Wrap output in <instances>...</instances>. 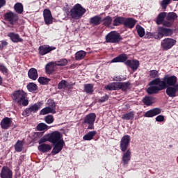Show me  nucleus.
<instances>
[{"instance_id":"nucleus-1","label":"nucleus","mask_w":178,"mask_h":178,"mask_svg":"<svg viewBox=\"0 0 178 178\" xmlns=\"http://www.w3.org/2000/svg\"><path fill=\"white\" fill-rule=\"evenodd\" d=\"M49 141L54 145L51 152L53 155L59 154L61 149H63V145H65V141L63 140V138H62V134H60L59 131H54L51 133L49 136Z\"/></svg>"},{"instance_id":"nucleus-2","label":"nucleus","mask_w":178,"mask_h":178,"mask_svg":"<svg viewBox=\"0 0 178 178\" xmlns=\"http://www.w3.org/2000/svg\"><path fill=\"white\" fill-rule=\"evenodd\" d=\"M13 102L19 106H27L29 105V99H27V94L23 90H15L12 95Z\"/></svg>"},{"instance_id":"nucleus-3","label":"nucleus","mask_w":178,"mask_h":178,"mask_svg":"<svg viewBox=\"0 0 178 178\" xmlns=\"http://www.w3.org/2000/svg\"><path fill=\"white\" fill-rule=\"evenodd\" d=\"M86 12H87V10L81 6V4L76 3L70 10V16L72 19L79 20L83 17Z\"/></svg>"},{"instance_id":"nucleus-4","label":"nucleus","mask_w":178,"mask_h":178,"mask_svg":"<svg viewBox=\"0 0 178 178\" xmlns=\"http://www.w3.org/2000/svg\"><path fill=\"white\" fill-rule=\"evenodd\" d=\"M157 31V33H154L155 40H161V38H163V37H169V35L173 34L172 29L162 26L159 27Z\"/></svg>"},{"instance_id":"nucleus-5","label":"nucleus","mask_w":178,"mask_h":178,"mask_svg":"<svg viewBox=\"0 0 178 178\" xmlns=\"http://www.w3.org/2000/svg\"><path fill=\"white\" fill-rule=\"evenodd\" d=\"M122 40L120 34L116 31H111L106 35V42H111V44H118Z\"/></svg>"},{"instance_id":"nucleus-6","label":"nucleus","mask_w":178,"mask_h":178,"mask_svg":"<svg viewBox=\"0 0 178 178\" xmlns=\"http://www.w3.org/2000/svg\"><path fill=\"white\" fill-rule=\"evenodd\" d=\"M176 40L172 38H165L161 42V48L163 51H169L176 45Z\"/></svg>"},{"instance_id":"nucleus-7","label":"nucleus","mask_w":178,"mask_h":178,"mask_svg":"<svg viewBox=\"0 0 178 178\" xmlns=\"http://www.w3.org/2000/svg\"><path fill=\"white\" fill-rule=\"evenodd\" d=\"M95 119H97V115L94 113H90L84 118L83 123L88 124V130H94V122H95Z\"/></svg>"},{"instance_id":"nucleus-8","label":"nucleus","mask_w":178,"mask_h":178,"mask_svg":"<svg viewBox=\"0 0 178 178\" xmlns=\"http://www.w3.org/2000/svg\"><path fill=\"white\" fill-rule=\"evenodd\" d=\"M41 106H42V103L41 102H38L36 104H32L25 109V113L27 116H30L31 113H37L40 109H41Z\"/></svg>"},{"instance_id":"nucleus-9","label":"nucleus","mask_w":178,"mask_h":178,"mask_svg":"<svg viewBox=\"0 0 178 178\" xmlns=\"http://www.w3.org/2000/svg\"><path fill=\"white\" fill-rule=\"evenodd\" d=\"M130 141L131 138L129 135H125L121 138L120 148L122 152H126V151H127V148H129L130 145Z\"/></svg>"},{"instance_id":"nucleus-10","label":"nucleus","mask_w":178,"mask_h":178,"mask_svg":"<svg viewBox=\"0 0 178 178\" xmlns=\"http://www.w3.org/2000/svg\"><path fill=\"white\" fill-rule=\"evenodd\" d=\"M4 19L6 22H9L10 24L13 25L19 20V16L16 13L9 11L4 14Z\"/></svg>"},{"instance_id":"nucleus-11","label":"nucleus","mask_w":178,"mask_h":178,"mask_svg":"<svg viewBox=\"0 0 178 178\" xmlns=\"http://www.w3.org/2000/svg\"><path fill=\"white\" fill-rule=\"evenodd\" d=\"M149 86H156L159 91H162V90H165L166 88V83L165 82V78H163V81H161V79L156 78L152 81Z\"/></svg>"},{"instance_id":"nucleus-12","label":"nucleus","mask_w":178,"mask_h":178,"mask_svg":"<svg viewBox=\"0 0 178 178\" xmlns=\"http://www.w3.org/2000/svg\"><path fill=\"white\" fill-rule=\"evenodd\" d=\"M43 17L45 24L49 26L54 23V17H52V13L49 9H44L43 11Z\"/></svg>"},{"instance_id":"nucleus-13","label":"nucleus","mask_w":178,"mask_h":178,"mask_svg":"<svg viewBox=\"0 0 178 178\" xmlns=\"http://www.w3.org/2000/svg\"><path fill=\"white\" fill-rule=\"evenodd\" d=\"M165 17H166V13H161L156 18V24H158V26H159V24H163V26H165L166 27H170L172 23L168 21L163 22Z\"/></svg>"},{"instance_id":"nucleus-14","label":"nucleus","mask_w":178,"mask_h":178,"mask_svg":"<svg viewBox=\"0 0 178 178\" xmlns=\"http://www.w3.org/2000/svg\"><path fill=\"white\" fill-rule=\"evenodd\" d=\"M164 81L165 82V87H175L177 83V77L175 75L173 76H165L164 77Z\"/></svg>"},{"instance_id":"nucleus-15","label":"nucleus","mask_w":178,"mask_h":178,"mask_svg":"<svg viewBox=\"0 0 178 178\" xmlns=\"http://www.w3.org/2000/svg\"><path fill=\"white\" fill-rule=\"evenodd\" d=\"M55 49H56V47L54 46L42 45L39 47V54L42 56H44V55L49 54V52H51V51H55Z\"/></svg>"},{"instance_id":"nucleus-16","label":"nucleus","mask_w":178,"mask_h":178,"mask_svg":"<svg viewBox=\"0 0 178 178\" xmlns=\"http://www.w3.org/2000/svg\"><path fill=\"white\" fill-rule=\"evenodd\" d=\"M1 178H13V172L12 170L8 167H3L0 173Z\"/></svg>"},{"instance_id":"nucleus-17","label":"nucleus","mask_w":178,"mask_h":178,"mask_svg":"<svg viewBox=\"0 0 178 178\" xmlns=\"http://www.w3.org/2000/svg\"><path fill=\"white\" fill-rule=\"evenodd\" d=\"M162 112V109L159 108H155L151 110H149L144 114L145 118H154V116H156L157 115L161 114Z\"/></svg>"},{"instance_id":"nucleus-18","label":"nucleus","mask_w":178,"mask_h":178,"mask_svg":"<svg viewBox=\"0 0 178 178\" xmlns=\"http://www.w3.org/2000/svg\"><path fill=\"white\" fill-rule=\"evenodd\" d=\"M125 65L129 66V67H131L134 72H136V70H137L140 66V62L137 60H127L125 62Z\"/></svg>"},{"instance_id":"nucleus-19","label":"nucleus","mask_w":178,"mask_h":178,"mask_svg":"<svg viewBox=\"0 0 178 178\" xmlns=\"http://www.w3.org/2000/svg\"><path fill=\"white\" fill-rule=\"evenodd\" d=\"M122 159L124 166L129 165V162H130V160L131 159V152L129 149L124 152Z\"/></svg>"},{"instance_id":"nucleus-20","label":"nucleus","mask_w":178,"mask_h":178,"mask_svg":"<svg viewBox=\"0 0 178 178\" xmlns=\"http://www.w3.org/2000/svg\"><path fill=\"white\" fill-rule=\"evenodd\" d=\"M56 67L57 65L56 62H50L47 63L45 66L46 73H47V74H52V73L56 70Z\"/></svg>"},{"instance_id":"nucleus-21","label":"nucleus","mask_w":178,"mask_h":178,"mask_svg":"<svg viewBox=\"0 0 178 178\" xmlns=\"http://www.w3.org/2000/svg\"><path fill=\"white\" fill-rule=\"evenodd\" d=\"M137 21L133 18H124V26L128 29H133L136 26Z\"/></svg>"},{"instance_id":"nucleus-22","label":"nucleus","mask_w":178,"mask_h":178,"mask_svg":"<svg viewBox=\"0 0 178 178\" xmlns=\"http://www.w3.org/2000/svg\"><path fill=\"white\" fill-rule=\"evenodd\" d=\"M8 37L13 42H23V39L16 33L10 32L8 33Z\"/></svg>"},{"instance_id":"nucleus-23","label":"nucleus","mask_w":178,"mask_h":178,"mask_svg":"<svg viewBox=\"0 0 178 178\" xmlns=\"http://www.w3.org/2000/svg\"><path fill=\"white\" fill-rule=\"evenodd\" d=\"M1 129H4L5 130H6L7 129H9V127H10V124H12V118H9L8 117L4 118L1 123Z\"/></svg>"},{"instance_id":"nucleus-24","label":"nucleus","mask_w":178,"mask_h":178,"mask_svg":"<svg viewBox=\"0 0 178 178\" xmlns=\"http://www.w3.org/2000/svg\"><path fill=\"white\" fill-rule=\"evenodd\" d=\"M28 76L31 80H36L38 79V71L35 68H31L28 72Z\"/></svg>"},{"instance_id":"nucleus-25","label":"nucleus","mask_w":178,"mask_h":178,"mask_svg":"<svg viewBox=\"0 0 178 178\" xmlns=\"http://www.w3.org/2000/svg\"><path fill=\"white\" fill-rule=\"evenodd\" d=\"M176 92H177L176 86L167 87L166 94L167 95H168V97H170L171 98H175V97H177Z\"/></svg>"},{"instance_id":"nucleus-26","label":"nucleus","mask_w":178,"mask_h":178,"mask_svg":"<svg viewBox=\"0 0 178 178\" xmlns=\"http://www.w3.org/2000/svg\"><path fill=\"white\" fill-rule=\"evenodd\" d=\"M104 88L105 90H108V91H116V90H119V83H110L108 85L106 86Z\"/></svg>"},{"instance_id":"nucleus-27","label":"nucleus","mask_w":178,"mask_h":178,"mask_svg":"<svg viewBox=\"0 0 178 178\" xmlns=\"http://www.w3.org/2000/svg\"><path fill=\"white\" fill-rule=\"evenodd\" d=\"M126 60H127V56L126 54H120L111 60V63H123L126 62Z\"/></svg>"},{"instance_id":"nucleus-28","label":"nucleus","mask_w":178,"mask_h":178,"mask_svg":"<svg viewBox=\"0 0 178 178\" xmlns=\"http://www.w3.org/2000/svg\"><path fill=\"white\" fill-rule=\"evenodd\" d=\"M143 104H145V105H147V106H151L152 104H155L156 100L155 99V97L146 96L143 99Z\"/></svg>"},{"instance_id":"nucleus-29","label":"nucleus","mask_w":178,"mask_h":178,"mask_svg":"<svg viewBox=\"0 0 178 178\" xmlns=\"http://www.w3.org/2000/svg\"><path fill=\"white\" fill-rule=\"evenodd\" d=\"M95 136H97V131H92L83 136V138L85 141H91Z\"/></svg>"},{"instance_id":"nucleus-30","label":"nucleus","mask_w":178,"mask_h":178,"mask_svg":"<svg viewBox=\"0 0 178 178\" xmlns=\"http://www.w3.org/2000/svg\"><path fill=\"white\" fill-rule=\"evenodd\" d=\"M83 91L89 95H92V92H94V85L91 83L85 84L83 86Z\"/></svg>"},{"instance_id":"nucleus-31","label":"nucleus","mask_w":178,"mask_h":178,"mask_svg":"<svg viewBox=\"0 0 178 178\" xmlns=\"http://www.w3.org/2000/svg\"><path fill=\"white\" fill-rule=\"evenodd\" d=\"M38 149L41 152H48V151L52 149V146H51V145L43 143L38 146Z\"/></svg>"},{"instance_id":"nucleus-32","label":"nucleus","mask_w":178,"mask_h":178,"mask_svg":"<svg viewBox=\"0 0 178 178\" xmlns=\"http://www.w3.org/2000/svg\"><path fill=\"white\" fill-rule=\"evenodd\" d=\"M86 55H87V52L83 50H80L75 54V60H82L86 58Z\"/></svg>"},{"instance_id":"nucleus-33","label":"nucleus","mask_w":178,"mask_h":178,"mask_svg":"<svg viewBox=\"0 0 178 178\" xmlns=\"http://www.w3.org/2000/svg\"><path fill=\"white\" fill-rule=\"evenodd\" d=\"M102 18L99 16H95L90 18V23L93 26H98L101 24Z\"/></svg>"},{"instance_id":"nucleus-34","label":"nucleus","mask_w":178,"mask_h":178,"mask_svg":"<svg viewBox=\"0 0 178 178\" xmlns=\"http://www.w3.org/2000/svg\"><path fill=\"white\" fill-rule=\"evenodd\" d=\"M14 9L16 13L22 15L24 10L23 4L22 3H16L14 6Z\"/></svg>"},{"instance_id":"nucleus-35","label":"nucleus","mask_w":178,"mask_h":178,"mask_svg":"<svg viewBox=\"0 0 178 178\" xmlns=\"http://www.w3.org/2000/svg\"><path fill=\"white\" fill-rule=\"evenodd\" d=\"M130 88V83H118V90H122V91H127Z\"/></svg>"},{"instance_id":"nucleus-36","label":"nucleus","mask_w":178,"mask_h":178,"mask_svg":"<svg viewBox=\"0 0 178 178\" xmlns=\"http://www.w3.org/2000/svg\"><path fill=\"white\" fill-rule=\"evenodd\" d=\"M122 119L124 120H133L134 119V112L131 111L129 113H125L122 116Z\"/></svg>"},{"instance_id":"nucleus-37","label":"nucleus","mask_w":178,"mask_h":178,"mask_svg":"<svg viewBox=\"0 0 178 178\" xmlns=\"http://www.w3.org/2000/svg\"><path fill=\"white\" fill-rule=\"evenodd\" d=\"M47 108H49L53 112L56 113V104H55V102L52 99H49L47 101Z\"/></svg>"},{"instance_id":"nucleus-38","label":"nucleus","mask_w":178,"mask_h":178,"mask_svg":"<svg viewBox=\"0 0 178 178\" xmlns=\"http://www.w3.org/2000/svg\"><path fill=\"white\" fill-rule=\"evenodd\" d=\"M150 87H149L147 90V92L149 94H158V92L159 91L157 86L155 85H149Z\"/></svg>"},{"instance_id":"nucleus-39","label":"nucleus","mask_w":178,"mask_h":178,"mask_svg":"<svg viewBox=\"0 0 178 178\" xmlns=\"http://www.w3.org/2000/svg\"><path fill=\"white\" fill-rule=\"evenodd\" d=\"M124 17H118L113 21L114 26H120V24H124Z\"/></svg>"},{"instance_id":"nucleus-40","label":"nucleus","mask_w":178,"mask_h":178,"mask_svg":"<svg viewBox=\"0 0 178 178\" xmlns=\"http://www.w3.org/2000/svg\"><path fill=\"white\" fill-rule=\"evenodd\" d=\"M136 31L138 33V35L140 37L143 38V36L145 35V29L143 28V26L140 25H136Z\"/></svg>"},{"instance_id":"nucleus-41","label":"nucleus","mask_w":178,"mask_h":178,"mask_svg":"<svg viewBox=\"0 0 178 178\" xmlns=\"http://www.w3.org/2000/svg\"><path fill=\"white\" fill-rule=\"evenodd\" d=\"M15 149L17 152H22L23 151V142L18 140L15 145Z\"/></svg>"},{"instance_id":"nucleus-42","label":"nucleus","mask_w":178,"mask_h":178,"mask_svg":"<svg viewBox=\"0 0 178 178\" xmlns=\"http://www.w3.org/2000/svg\"><path fill=\"white\" fill-rule=\"evenodd\" d=\"M69 86V83H67V81H65V80H62L58 86V88L59 90H65V88H67V87Z\"/></svg>"},{"instance_id":"nucleus-43","label":"nucleus","mask_w":178,"mask_h":178,"mask_svg":"<svg viewBox=\"0 0 178 178\" xmlns=\"http://www.w3.org/2000/svg\"><path fill=\"white\" fill-rule=\"evenodd\" d=\"M49 81H51V79L47 77L40 76L38 79V82L40 83V84H42V86H45V84H48Z\"/></svg>"},{"instance_id":"nucleus-44","label":"nucleus","mask_w":178,"mask_h":178,"mask_svg":"<svg viewBox=\"0 0 178 178\" xmlns=\"http://www.w3.org/2000/svg\"><path fill=\"white\" fill-rule=\"evenodd\" d=\"M166 19L170 22H173V20H176V19H177V15L175 13H169L166 17Z\"/></svg>"},{"instance_id":"nucleus-45","label":"nucleus","mask_w":178,"mask_h":178,"mask_svg":"<svg viewBox=\"0 0 178 178\" xmlns=\"http://www.w3.org/2000/svg\"><path fill=\"white\" fill-rule=\"evenodd\" d=\"M48 113H55L49 107H45L40 111V115H48Z\"/></svg>"},{"instance_id":"nucleus-46","label":"nucleus","mask_w":178,"mask_h":178,"mask_svg":"<svg viewBox=\"0 0 178 178\" xmlns=\"http://www.w3.org/2000/svg\"><path fill=\"white\" fill-rule=\"evenodd\" d=\"M27 88L30 92H34L37 90V84L34 83H30L27 85Z\"/></svg>"},{"instance_id":"nucleus-47","label":"nucleus","mask_w":178,"mask_h":178,"mask_svg":"<svg viewBox=\"0 0 178 178\" xmlns=\"http://www.w3.org/2000/svg\"><path fill=\"white\" fill-rule=\"evenodd\" d=\"M57 66H66L67 65V60L66 58H62L58 61H55Z\"/></svg>"},{"instance_id":"nucleus-48","label":"nucleus","mask_w":178,"mask_h":178,"mask_svg":"<svg viewBox=\"0 0 178 178\" xmlns=\"http://www.w3.org/2000/svg\"><path fill=\"white\" fill-rule=\"evenodd\" d=\"M37 129L38 131H43V130H48V125L45 123H40L37 126Z\"/></svg>"},{"instance_id":"nucleus-49","label":"nucleus","mask_w":178,"mask_h":178,"mask_svg":"<svg viewBox=\"0 0 178 178\" xmlns=\"http://www.w3.org/2000/svg\"><path fill=\"white\" fill-rule=\"evenodd\" d=\"M105 26H111L112 24V17L107 16L103 20Z\"/></svg>"},{"instance_id":"nucleus-50","label":"nucleus","mask_w":178,"mask_h":178,"mask_svg":"<svg viewBox=\"0 0 178 178\" xmlns=\"http://www.w3.org/2000/svg\"><path fill=\"white\" fill-rule=\"evenodd\" d=\"M149 76L152 79H155L156 77H159V72L157 70H153L149 72Z\"/></svg>"},{"instance_id":"nucleus-51","label":"nucleus","mask_w":178,"mask_h":178,"mask_svg":"<svg viewBox=\"0 0 178 178\" xmlns=\"http://www.w3.org/2000/svg\"><path fill=\"white\" fill-rule=\"evenodd\" d=\"M44 120L46 123L51 124V123H54V116L49 115L45 117Z\"/></svg>"},{"instance_id":"nucleus-52","label":"nucleus","mask_w":178,"mask_h":178,"mask_svg":"<svg viewBox=\"0 0 178 178\" xmlns=\"http://www.w3.org/2000/svg\"><path fill=\"white\" fill-rule=\"evenodd\" d=\"M124 80H126V77H122L121 76H117L113 78V81H116L117 83H120V81H123Z\"/></svg>"},{"instance_id":"nucleus-53","label":"nucleus","mask_w":178,"mask_h":178,"mask_svg":"<svg viewBox=\"0 0 178 178\" xmlns=\"http://www.w3.org/2000/svg\"><path fill=\"white\" fill-rule=\"evenodd\" d=\"M173 1H178V0H173ZM170 3V0H163L161 3V6L163 9H166L168 5Z\"/></svg>"},{"instance_id":"nucleus-54","label":"nucleus","mask_w":178,"mask_h":178,"mask_svg":"<svg viewBox=\"0 0 178 178\" xmlns=\"http://www.w3.org/2000/svg\"><path fill=\"white\" fill-rule=\"evenodd\" d=\"M155 119L156 122H165V116L162 115H158Z\"/></svg>"},{"instance_id":"nucleus-55","label":"nucleus","mask_w":178,"mask_h":178,"mask_svg":"<svg viewBox=\"0 0 178 178\" xmlns=\"http://www.w3.org/2000/svg\"><path fill=\"white\" fill-rule=\"evenodd\" d=\"M145 38H155V34L151 32H147V33L145 35Z\"/></svg>"},{"instance_id":"nucleus-56","label":"nucleus","mask_w":178,"mask_h":178,"mask_svg":"<svg viewBox=\"0 0 178 178\" xmlns=\"http://www.w3.org/2000/svg\"><path fill=\"white\" fill-rule=\"evenodd\" d=\"M0 70L3 73H8V68L3 65H0Z\"/></svg>"},{"instance_id":"nucleus-57","label":"nucleus","mask_w":178,"mask_h":178,"mask_svg":"<svg viewBox=\"0 0 178 178\" xmlns=\"http://www.w3.org/2000/svg\"><path fill=\"white\" fill-rule=\"evenodd\" d=\"M108 95H105L99 99V102H105V101H108Z\"/></svg>"},{"instance_id":"nucleus-58","label":"nucleus","mask_w":178,"mask_h":178,"mask_svg":"<svg viewBox=\"0 0 178 178\" xmlns=\"http://www.w3.org/2000/svg\"><path fill=\"white\" fill-rule=\"evenodd\" d=\"M6 5V0H0V9Z\"/></svg>"},{"instance_id":"nucleus-59","label":"nucleus","mask_w":178,"mask_h":178,"mask_svg":"<svg viewBox=\"0 0 178 178\" xmlns=\"http://www.w3.org/2000/svg\"><path fill=\"white\" fill-rule=\"evenodd\" d=\"M7 45H8V42H6V40L1 41V47L3 48H5V47H7Z\"/></svg>"},{"instance_id":"nucleus-60","label":"nucleus","mask_w":178,"mask_h":178,"mask_svg":"<svg viewBox=\"0 0 178 178\" xmlns=\"http://www.w3.org/2000/svg\"><path fill=\"white\" fill-rule=\"evenodd\" d=\"M47 141V140H45V138H41L40 140H39V144H42V143H45Z\"/></svg>"},{"instance_id":"nucleus-61","label":"nucleus","mask_w":178,"mask_h":178,"mask_svg":"<svg viewBox=\"0 0 178 178\" xmlns=\"http://www.w3.org/2000/svg\"><path fill=\"white\" fill-rule=\"evenodd\" d=\"M2 84V77L0 76V86Z\"/></svg>"},{"instance_id":"nucleus-62","label":"nucleus","mask_w":178,"mask_h":178,"mask_svg":"<svg viewBox=\"0 0 178 178\" xmlns=\"http://www.w3.org/2000/svg\"><path fill=\"white\" fill-rule=\"evenodd\" d=\"M2 49H3V47H2V45H0V51H2Z\"/></svg>"},{"instance_id":"nucleus-63","label":"nucleus","mask_w":178,"mask_h":178,"mask_svg":"<svg viewBox=\"0 0 178 178\" xmlns=\"http://www.w3.org/2000/svg\"><path fill=\"white\" fill-rule=\"evenodd\" d=\"M175 88H177V92L178 91V86L177 85L175 86Z\"/></svg>"}]
</instances>
